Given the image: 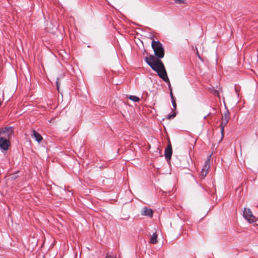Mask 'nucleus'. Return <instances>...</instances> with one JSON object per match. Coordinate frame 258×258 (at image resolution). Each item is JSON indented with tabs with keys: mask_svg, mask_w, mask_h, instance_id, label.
<instances>
[{
	"mask_svg": "<svg viewBox=\"0 0 258 258\" xmlns=\"http://www.w3.org/2000/svg\"><path fill=\"white\" fill-rule=\"evenodd\" d=\"M152 47L155 55L158 58H162L164 56V48L162 44L158 40H153L151 43Z\"/></svg>",
	"mask_w": 258,
	"mask_h": 258,
	"instance_id": "1",
	"label": "nucleus"
},
{
	"mask_svg": "<svg viewBox=\"0 0 258 258\" xmlns=\"http://www.w3.org/2000/svg\"><path fill=\"white\" fill-rule=\"evenodd\" d=\"M145 61L152 69L156 72H158V70L161 68V65L164 66V64L161 60H154L153 55H151L149 58L146 57Z\"/></svg>",
	"mask_w": 258,
	"mask_h": 258,
	"instance_id": "2",
	"label": "nucleus"
},
{
	"mask_svg": "<svg viewBox=\"0 0 258 258\" xmlns=\"http://www.w3.org/2000/svg\"><path fill=\"white\" fill-rule=\"evenodd\" d=\"M230 118V113L228 109L224 112V114L222 116L221 122L220 125L221 129V134L222 140L224 136V127L227 125Z\"/></svg>",
	"mask_w": 258,
	"mask_h": 258,
	"instance_id": "3",
	"label": "nucleus"
},
{
	"mask_svg": "<svg viewBox=\"0 0 258 258\" xmlns=\"http://www.w3.org/2000/svg\"><path fill=\"white\" fill-rule=\"evenodd\" d=\"M13 135L14 130L12 126L2 127L0 129V138L3 137L9 140Z\"/></svg>",
	"mask_w": 258,
	"mask_h": 258,
	"instance_id": "4",
	"label": "nucleus"
},
{
	"mask_svg": "<svg viewBox=\"0 0 258 258\" xmlns=\"http://www.w3.org/2000/svg\"><path fill=\"white\" fill-rule=\"evenodd\" d=\"M161 68L158 70V72H156L158 74L159 77L162 79L164 82H168L169 78L167 76V72L166 71L165 68L164 66L161 65Z\"/></svg>",
	"mask_w": 258,
	"mask_h": 258,
	"instance_id": "5",
	"label": "nucleus"
},
{
	"mask_svg": "<svg viewBox=\"0 0 258 258\" xmlns=\"http://www.w3.org/2000/svg\"><path fill=\"white\" fill-rule=\"evenodd\" d=\"M243 216L249 223L255 221V217L253 215L250 209L245 208L243 211Z\"/></svg>",
	"mask_w": 258,
	"mask_h": 258,
	"instance_id": "6",
	"label": "nucleus"
},
{
	"mask_svg": "<svg viewBox=\"0 0 258 258\" xmlns=\"http://www.w3.org/2000/svg\"><path fill=\"white\" fill-rule=\"evenodd\" d=\"M10 146V142L8 139L3 137L0 138V149L4 151L8 150Z\"/></svg>",
	"mask_w": 258,
	"mask_h": 258,
	"instance_id": "7",
	"label": "nucleus"
},
{
	"mask_svg": "<svg viewBox=\"0 0 258 258\" xmlns=\"http://www.w3.org/2000/svg\"><path fill=\"white\" fill-rule=\"evenodd\" d=\"M210 157H211V156H210L208 157V158L207 159V160L205 161L204 167L202 169V170L201 172V176L202 178H204L207 174V171L210 167L209 164H210Z\"/></svg>",
	"mask_w": 258,
	"mask_h": 258,
	"instance_id": "8",
	"label": "nucleus"
},
{
	"mask_svg": "<svg viewBox=\"0 0 258 258\" xmlns=\"http://www.w3.org/2000/svg\"><path fill=\"white\" fill-rule=\"evenodd\" d=\"M172 154V149L171 143H169L165 150L164 156L167 160L171 159Z\"/></svg>",
	"mask_w": 258,
	"mask_h": 258,
	"instance_id": "9",
	"label": "nucleus"
},
{
	"mask_svg": "<svg viewBox=\"0 0 258 258\" xmlns=\"http://www.w3.org/2000/svg\"><path fill=\"white\" fill-rule=\"evenodd\" d=\"M141 215L152 218L153 215V211L151 209L144 207L141 211Z\"/></svg>",
	"mask_w": 258,
	"mask_h": 258,
	"instance_id": "10",
	"label": "nucleus"
},
{
	"mask_svg": "<svg viewBox=\"0 0 258 258\" xmlns=\"http://www.w3.org/2000/svg\"><path fill=\"white\" fill-rule=\"evenodd\" d=\"M32 137L35 139V140L38 142L40 143L43 139L42 136L40 134L37 133L35 130L33 131V134L32 135Z\"/></svg>",
	"mask_w": 258,
	"mask_h": 258,
	"instance_id": "11",
	"label": "nucleus"
},
{
	"mask_svg": "<svg viewBox=\"0 0 258 258\" xmlns=\"http://www.w3.org/2000/svg\"><path fill=\"white\" fill-rule=\"evenodd\" d=\"M157 236L156 232L153 233L151 237L150 242L152 244H156L157 242Z\"/></svg>",
	"mask_w": 258,
	"mask_h": 258,
	"instance_id": "12",
	"label": "nucleus"
},
{
	"mask_svg": "<svg viewBox=\"0 0 258 258\" xmlns=\"http://www.w3.org/2000/svg\"><path fill=\"white\" fill-rule=\"evenodd\" d=\"M128 98L134 101V102H138L139 100H140V99L138 97L136 96H134V95H130V97H128Z\"/></svg>",
	"mask_w": 258,
	"mask_h": 258,
	"instance_id": "13",
	"label": "nucleus"
},
{
	"mask_svg": "<svg viewBox=\"0 0 258 258\" xmlns=\"http://www.w3.org/2000/svg\"><path fill=\"white\" fill-rule=\"evenodd\" d=\"M175 116H176V113L174 112L173 113H172L171 114H168L167 116V118L171 119V118H174Z\"/></svg>",
	"mask_w": 258,
	"mask_h": 258,
	"instance_id": "14",
	"label": "nucleus"
},
{
	"mask_svg": "<svg viewBox=\"0 0 258 258\" xmlns=\"http://www.w3.org/2000/svg\"><path fill=\"white\" fill-rule=\"evenodd\" d=\"M174 2L176 4H182L185 2L184 0H174Z\"/></svg>",
	"mask_w": 258,
	"mask_h": 258,
	"instance_id": "15",
	"label": "nucleus"
},
{
	"mask_svg": "<svg viewBox=\"0 0 258 258\" xmlns=\"http://www.w3.org/2000/svg\"><path fill=\"white\" fill-rule=\"evenodd\" d=\"M171 103H172V105L173 106V108L175 109L176 108V106H177L176 102L175 101H172V102Z\"/></svg>",
	"mask_w": 258,
	"mask_h": 258,
	"instance_id": "16",
	"label": "nucleus"
},
{
	"mask_svg": "<svg viewBox=\"0 0 258 258\" xmlns=\"http://www.w3.org/2000/svg\"><path fill=\"white\" fill-rule=\"evenodd\" d=\"M167 84H168V88H169V90H172V87H171V84H170V81L169 80V82H166Z\"/></svg>",
	"mask_w": 258,
	"mask_h": 258,
	"instance_id": "17",
	"label": "nucleus"
},
{
	"mask_svg": "<svg viewBox=\"0 0 258 258\" xmlns=\"http://www.w3.org/2000/svg\"><path fill=\"white\" fill-rule=\"evenodd\" d=\"M171 103L172 102V101H175V98L174 96L171 97Z\"/></svg>",
	"mask_w": 258,
	"mask_h": 258,
	"instance_id": "18",
	"label": "nucleus"
},
{
	"mask_svg": "<svg viewBox=\"0 0 258 258\" xmlns=\"http://www.w3.org/2000/svg\"><path fill=\"white\" fill-rule=\"evenodd\" d=\"M170 97H173V93H172V90H170Z\"/></svg>",
	"mask_w": 258,
	"mask_h": 258,
	"instance_id": "19",
	"label": "nucleus"
},
{
	"mask_svg": "<svg viewBox=\"0 0 258 258\" xmlns=\"http://www.w3.org/2000/svg\"><path fill=\"white\" fill-rule=\"evenodd\" d=\"M106 258H116V257H112V256L111 255H107L106 257Z\"/></svg>",
	"mask_w": 258,
	"mask_h": 258,
	"instance_id": "20",
	"label": "nucleus"
},
{
	"mask_svg": "<svg viewBox=\"0 0 258 258\" xmlns=\"http://www.w3.org/2000/svg\"><path fill=\"white\" fill-rule=\"evenodd\" d=\"M56 85H57V90H59V87H58V82H56Z\"/></svg>",
	"mask_w": 258,
	"mask_h": 258,
	"instance_id": "21",
	"label": "nucleus"
},
{
	"mask_svg": "<svg viewBox=\"0 0 258 258\" xmlns=\"http://www.w3.org/2000/svg\"><path fill=\"white\" fill-rule=\"evenodd\" d=\"M206 117H207V116H206H206H205L204 117V119H205V118H206Z\"/></svg>",
	"mask_w": 258,
	"mask_h": 258,
	"instance_id": "22",
	"label": "nucleus"
},
{
	"mask_svg": "<svg viewBox=\"0 0 258 258\" xmlns=\"http://www.w3.org/2000/svg\"><path fill=\"white\" fill-rule=\"evenodd\" d=\"M81 252L80 253V257H81Z\"/></svg>",
	"mask_w": 258,
	"mask_h": 258,
	"instance_id": "23",
	"label": "nucleus"
}]
</instances>
